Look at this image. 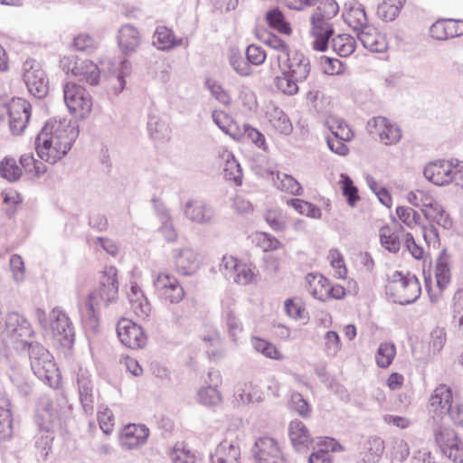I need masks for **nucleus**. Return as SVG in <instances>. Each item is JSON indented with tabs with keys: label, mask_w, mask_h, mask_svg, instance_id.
<instances>
[{
	"label": "nucleus",
	"mask_w": 463,
	"mask_h": 463,
	"mask_svg": "<svg viewBox=\"0 0 463 463\" xmlns=\"http://www.w3.org/2000/svg\"><path fill=\"white\" fill-rule=\"evenodd\" d=\"M78 136V129L67 118H51L37 137L38 156L45 162L54 164L71 149Z\"/></svg>",
	"instance_id": "nucleus-1"
},
{
	"label": "nucleus",
	"mask_w": 463,
	"mask_h": 463,
	"mask_svg": "<svg viewBox=\"0 0 463 463\" xmlns=\"http://www.w3.org/2000/svg\"><path fill=\"white\" fill-rule=\"evenodd\" d=\"M118 270L114 266H106L99 272L94 288L85 300L82 316L90 322H96L98 309L114 302L118 298Z\"/></svg>",
	"instance_id": "nucleus-2"
},
{
	"label": "nucleus",
	"mask_w": 463,
	"mask_h": 463,
	"mask_svg": "<svg viewBox=\"0 0 463 463\" xmlns=\"http://www.w3.org/2000/svg\"><path fill=\"white\" fill-rule=\"evenodd\" d=\"M385 293L392 301L407 305L420 298L421 288L418 279L414 276L392 270L387 275Z\"/></svg>",
	"instance_id": "nucleus-3"
},
{
	"label": "nucleus",
	"mask_w": 463,
	"mask_h": 463,
	"mask_svg": "<svg viewBox=\"0 0 463 463\" xmlns=\"http://www.w3.org/2000/svg\"><path fill=\"white\" fill-rule=\"evenodd\" d=\"M5 116L8 117L12 133L20 135L29 122L31 105L22 98H13L10 100L0 99V118H4Z\"/></svg>",
	"instance_id": "nucleus-4"
},
{
	"label": "nucleus",
	"mask_w": 463,
	"mask_h": 463,
	"mask_svg": "<svg viewBox=\"0 0 463 463\" xmlns=\"http://www.w3.org/2000/svg\"><path fill=\"white\" fill-rule=\"evenodd\" d=\"M220 270L233 279V282L246 286L252 283L257 277L256 266L250 260L231 254L223 255Z\"/></svg>",
	"instance_id": "nucleus-5"
},
{
	"label": "nucleus",
	"mask_w": 463,
	"mask_h": 463,
	"mask_svg": "<svg viewBox=\"0 0 463 463\" xmlns=\"http://www.w3.org/2000/svg\"><path fill=\"white\" fill-rule=\"evenodd\" d=\"M433 436L443 457L453 463H463V439L454 429L439 426L434 430Z\"/></svg>",
	"instance_id": "nucleus-6"
},
{
	"label": "nucleus",
	"mask_w": 463,
	"mask_h": 463,
	"mask_svg": "<svg viewBox=\"0 0 463 463\" xmlns=\"http://www.w3.org/2000/svg\"><path fill=\"white\" fill-rule=\"evenodd\" d=\"M156 297L164 304H178L185 297L179 279L169 272H159L153 282Z\"/></svg>",
	"instance_id": "nucleus-7"
},
{
	"label": "nucleus",
	"mask_w": 463,
	"mask_h": 463,
	"mask_svg": "<svg viewBox=\"0 0 463 463\" xmlns=\"http://www.w3.org/2000/svg\"><path fill=\"white\" fill-rule=\"evenodd\" d=\"M63 98L70 112L79 118H87L92 110V99L87 90L75 82L63 86Z\"/></svg>",
	"instance_id": "nucleus-8"
},
{
	"label": "nucleus",
	"mask_w": 463,
	"mask_h": 463,
	"mask_svg": "<svg viewBox=\"0 0 463 463\" xmlns=\"http://www.w3.org/2000/svg\"><path fill=\"white\" fill-rule=\"evenodd\" d=\"M61 70L71 73L80 81L90 85H97L100 78V71L97 64L89 60H80L75 56H64L60 61Z\"/></svg>",
	"instance_id": "nucleus-9"
},
{
	"label": "nucleus",
	"mask_w": 463,
	"mask_h": 463,
	"mask_svg": "<svg viewBox=\"0 0 463 463\" xmlns=\"http://www.w3.org/2000/svg\"><path fill=\"white\" fill-rule=\"evenodd\" d=\"M72 332L69 317L60 309H52L49 324L44 326V335L58 345H65L71 341Z\"/></svg>",
	"instance_id": "nucleus-10"
},
{
	"label": "nucleus",
	"mask_w": 463,
	"mask_h": 463,
	"mask_svg": "<svg viewBox=\"0 0 463 463\" xmlns=\"http://www.w3.org/2000/svg\"><path fill=\"white\" fill-rule=\"evenodd\" d=\"M307 281L309 293L320 301L340 300L346 296L345 287L339 284H332L327 278L321 274H308Z\"/></svg>",
	"instance_id": "nucleus-11"
},
{
	"label": "nucleus",
	"mask_w": 463,
	"mask_h": 463,
	"mask_svg": "<svg viewBox=\"0 0 463 463\" xmlns=\"http://www.w3.org/2000/svg\"><path fill=\"white\" fill-rule=\"evenodd\" d=\"M24 80L29 92L36 98H44L49 92V79L42 66L27 60L24 63Z\"/></svg>",
	"instance_id": "nucleus-12"
},
{
	"label": "nucleus",
	"mask_w": 463,
	"mask_h": 463,
	"mask_svg": "<svg viewBox=\"0 0 463 463\" xmlns=\"http://www.w3.org/2000/svg\"><path fill=\"white\" fill-rule=\"evenodd\" d=\"M370 134L385 146H393L402 137L401 128L385 117H375L369 122Z\"/></svg>",
	"instance_id": "nucleus-13"
},
{
	"label": "nucleus",
	"mask_w": 463,
	"mask_h": 463,
	"mask_svg": "<svg viewBox=\"0 0 463 463\" xmlns=\"http://www.w3.org/2000/svg\"><path fill=\"white\" fill-rule=\"evenodd\" d=\"M458 163L438 159L428 163L423 170L425 178L436 185H446L455 180Z\"/></svg>",
	"instance_id": "nucleus-14"
},
{
	"label": "nucleus",
	"mask_w": 463,
	"mask_h": 463,
	"mask_svg": "<svg viewBox=\"0 0 463 463\" xmlns=\"http://www.w3.org/2000/svg\"><path fill=\"white\" fill-rule=\"evenodd\" d=\"M280 71L295 77L297 80H306L310 72V63L305 55L298 52H290L278 61Z\"/></svg>",
	"instance_id": "nucleus-15"
},
{
	"label": "nucleus",
	"mask_w": 463,
	"mask_h": 463,
	"mask_svg": "<svg viewBox=\"0 0 463 463\" xmlns=\"http://www.w3.org/2000/svg\"><path fill=\"white\" fill-rule=\"evenodd\" d=\"M117 334L120 342L132 349L141 348L146 342V335L143 328L127 318H122L118 321Z\"/></svg>",
	"instance_id": "nucleus-16"
},
{
	"label": "nucleus",
	"mask_w": 463,
	"mask_h": 463,
	"mask_svg": "<svg viewBox=\"0 0 463 463\" xmlns=\"http://www.w3.org/2000/svg\"><path fill=\"white\" fill-rule=\"evenodd\" d=\"M429 402L434 410L446 411L453 420H456L461 413V407L459 405L453 407L452 389L445 383L439 384L433 390Z\"/></svg>",
	"instance_id": "nucleus-17"
},
{
	"label": "nucleus",
	"mask_w": 463,
	"mask_h": 463,
	"mask_svg": "<svg viewBox=\"0 0 463 463\" xmlns=\"http://www.w3.org/2000/svg\"><path fill=\"white\" fill-rule=\"evenodd\" d=\"M436 285L434 287L428 286V294L432 302H438L442 292L448 288L451 279L450 268L447 257L442 254L437 260L435 269Z\"/></svg>",
	"instance_id": "nucleus-18"
},
{
	"label": "nucleus",
	"mask_w": 463,
	"mask_h": 463,
	"mask_svg": "<svg viewBox=\"0 0 463 463\" xmlns=\"http://www.w3.org/2000/svg\"><path fill=\"white\" fill-rule=\"evenodd\" d=\"M149 430L143 424H128L119 431V442L126 449H133L145 444Z\"/></svg>",
	"instance_id": "nucleus-19"
},
{
	"label": "nucleus",
	"mask_w": 463,
	"mask_h": 463,
	"mask_svg": "<svg viewBox=\"0 0 463 463\" xmlns=\"http://www.w3.org/2000/svg\"><path fill=\"white\" fill-rule=\"evenodd\" d=\"M173 262L174 268L178 274L189 276L199 269L201 260L196 250L191 248H184L175 254Z\"/></svg>",
	"instance_id": "nucleus-20"
},
{
	"label": "nucleus",
	"mask_w": 463,
	"mask_h": 463,
	"mask_svg": "<svg viewBox=\"0 0 463 463\" xmlns=\"http://www.w3.org/2000/svg\"><path fill=\"white\" fill-rule=\"evenodd\" d=\"M430 35L439 41L461 36L463 35V20L439 19L430 27Z\"/></svg>",
	"instance_id": "nucleus-21"
},
{
	"label": "nucleus",
	"mask_w": 463,
	"mask_h": 463,
	"mask_svg": "<svg viewBox=\"0 0 463 463\" xmlns=\"http://www.w3.org/2000/svg\"><path fill=\"white\" fill-rule=\"evenodd\" d=\"M254 456L259 463H279L281 452L278 441L269 437L260 438L255 442Z\"/></svg>",
	"instance_id": "nucleus-22"
},
{
	"label": "nucleus",
	"mask_w": 463,
	"mask_h": 463,
	"mask_svg": "<svg viewBox=\"0 0 463 463\" xmlns=\"http://www.w3.org/2000/svg\"><path fill=\"white\" fill-rule=\"evenodd\" d=\"M217 164L223 166V175L227 180L232 181L235 185L240 186L242 184V171L240 164L235 159L233 154L224 147L217 151Z\"/></svg>",
	"instance_id": "nucleus-23"
},
{
	"label": "nucleus",
	"mask_w": 463,
	"mask_h": 463,
	"mask_svg": "<svg viewBox=\"0 0 463 463\" xmlns=\"http://www.w3.org/2000/svg\"><path fill=\"white\" fill-rule=\"evenodd\" d=\"M288 436L293 448L298 451L307 449L314 442L307 426L298 420L289 422Z\"/></svg>",
	"instance_id": "nucleus-24"
},
{
	"label": "nucleus",
	"mask_w": 463,
	"mask_h": 463,
	"mask_svg": "<svg viewBox=\"0 0 463 463\" xmlns=\"http://www.w3.org/2000/svg\"><path fill=\"white\" fill-rule=\"evenodd\" d=\"M141 43L137 29L132 25H123L118 31V44L125 55L135 52Z\"/></svg>",
	"instance_id": "nucleus-25"
},
{
	"label": "nucleus",
	"mask_w": 463,
	"mask_h": 463,
	"mask_svg": "<svg viewBox=\"0 0 463 463\" xmlns=\"http://www.w3.org/2000/svg\"><path fill=\"white\" fill-rule=\"evenodd\" d=\"M214 123L226 134L235 140L243 139V127L233 120L229 114L222 110H215L213 113Z\"/></svg>",
	"instance_id": "nucleus-26"
},
{
	"label": "nucleus",
	"mask_w": 463,
	"mask_h": 463,
	"mask_svg": "<svg viewBox=\"0 0 463 463\" xmlns=\"http://www.w3.org/2000/svg\"><path fill=\"white\" fill-rule=\"evenodd\" d=\"M358 38L364 47L373 52H382L387 49L385 37L373 26L368 25L359 32Z\"/></svg>",
	"instance_id": "nucleus-27"
},
{
	"label": "nucleus",
	"mask_w": 463,
	"mask_h": 463,
	"mask_svg": "<svg viewBox=\"0 0 463 463\" xmlns=\"http://www.w3.org/2000/svg\"><path fill=\"white\" fill-rule=\"evenodd\" d=\"M240 446L226 440L217 446L212 456V463H240Z\"/></svg>",
	"instance_id": "nucleus-28"
},
{
	"label": "nucleus",
	"mask_w": 463,
	"mask_h": 463,
	"mask_svg": "<svg viewBox=\"0 0 463 463\" xmlns=\"http://www.w3.org/2000/svg\"><path fill=\"white\" fill-rule=\"evenodd\" d=\"M263 392L260 386L250 381L244 383L234 394V401L238 406L259 402L263 400Z\"/></svg>",
	"instance_id": "nucleus-29"
},
{
	"label": "nucleus",
	"mask_w": 463,
	"mask_h": 463,
	"mask_svg": "<svg viewBox=\"0 0 463 463\" xmlns=\"http://www.w3.org/2000/svg\"><path fill=\"white\" fill-rule=\"evenodd\" d=\"M266 116L269 125L279 134L288 135L293 129L292 123L287 114L276 106L267 109Z\"/></svg>",
	"instance_id": "nucleus-30"
},
{
	"label": "nucleus",
	"mask_w": 463,
	"mask_h": 463,
	"mask_svg": "<svg viewBox=\"0 0 463 463\" xmlns=\"http://www.w3.org/2000/svg\"><path fill=\"white\" fill-rule=\"evenodd\" d=\"M185 215L193 222L203 223L213 219V211L202 201H192L186 203Z\"/></svg>",
	"instance_id": "nucleus-31"
},
{
	"label": "nucleus",
	"mask_w": 463,
	"mask_h": 463,
	"mask_svg": "<svg viewBox=\"0 0 463 463\" xmlns=\"http://www.w3.org/2000/svg\"><path fill=\"white\" fill-rule=\"evenodd\" d=\"M407 0H382L376 10L377 16L384 22L395 20L405 6Z\"/></svg>",
	"instance_id": "nucleus-32"
},
{
	"label": "nucleus",
	"mask_w": 463,
	"mask_h": 463,
	"mask_svg": "<svg viewBox=\"0 0 463 463\" xmlns=\"http://www.w3.org/2000/svg\"><path fill=\"white\" fill-rule=\"evenodd\" d=\"M384 451V442L381 438H370L361 452L362 463H378Z\"/></svg>",
	"instance_id": "nucleus-33"
},
{
	"label": "nucleus",
	"mask_w": 463,
	"mask_h": 463,
	"mask_svg": "<svg viewBox=\"0 0 463 463\" xmlns=\"http://www.w3.org/2000/svg\"><path fill=\"white\" fill-rule=\"evenodd\" d=\"M423 215L430 222L436 223L445 229H450L453 222L449 214L445 211L439 201H435L429 208L425 209Z\"/></svg>",
	"instance_id": "nucleus-34"
},
{
	"label": "nucleus",
	"mask_w": 463,
	"mask_h": 463,
	"mask_svg": "<svg viewBox=\"0 0 463 463\" xmlns=\"http://www.w3.org/2000/svg\"><path fill=\"white\" fill-rule=\"evenodd\" d=\"M32 367L39 378L46 380L51 385L52 381L58 376V368L49 357H39L32 363Z\"/></svg>",
	"instance_id": "nucleus-35"
},
{
	"label": "nucleus",
	"mask_w": 463,
	"mask_h": 463,
	"mask_svg": "<svg viewBox=\"0 0 463 463\" xmlns=\"http://www.w3.org/2000/svg\"><path fill=\"white\" fill-rule=\"evenodd\" d=\"M345 22L354 31L361 32L367 27V15L361 5L350 6L343 14Z\"/></svg>",
	"instance_id": "nucleus-36"
},
{
	"label": "nucleus",
	"mask_w": 463,
	"mask_h": 463,
	"mask_svg": "<svg viewBox=\"0 0 463 463\" xmlns=\"http://www.w3.org/2000/svg\"><path fill=\"white\" fill-rule=\"evenodd\" d=\"M251 241L254 245L265 253L283 250V243L276 237L267 232H256L252 235Z\"/></svg>",
	"instance_id": "nucleus-37"
},
{
	"label": "nucleus",
	"mask_w": 463,
	"mask_h": 463,
	"mask_svg": "<svg viewBox=\"0 0 463 463\" xmlns=\"http://www.w3.org/2000/svg\"><path fill=\"white\" fill-rule=\"evenodd\" d=\"M153 43L160 50H169L180 45L182 40L176 39L171 29L165 26H158L154 33Z\"/></svg>",
	"instance_id": "nucleus-38"
},
{
	"label": "nucleus",
	"mask_w": 463,
	"mask_h": 463,
	"mask_svg": "<svg viewBox=\"0 0 463 463\" xmlns=\"http://www.w3.org/2000/svg\"><path fill=\"white\" fill-rule=\"evenodd\" d=\"M5 326L8 331L17 333L20 337H31L33 335V330L28 321L16 312L7 315Z\"/></svg>",
	"instance_id": "nucleus-39"
},
{
	"label": "nucleus",
	"mask_w": 463,
	"mask_h": 463,
	"mask_svg": "<svg viewBox=\"0 0 463 463\" xmlns=\"http://www.w3.org/2000/svg\"><path fill=\"white\" fill-rule=\"evenodd\" d=\"M326 125L332 133L331 137H338L342 140L353 139L354 132L352 128L342 118L335 116H330L326 119Z\"/></svg>",
	"instance_id": "nucleus-40"
},
{
	"label": "nucleus",
	"mask_w": 463,
	"mask_h": 463,
	"mask_svg": "<svg viewBox=\"0 0 463 463\" xmlns=\"http://www.w3.org/2000/svg\"><path fill=\"white\" fill-rule=\"evenodd\" d=\"M338 185L342 194L346 199L348 205L354 207L361 200V197L359 195L358 189L354 185L353 180L347 175L341 174Z\"/></svg>",
	"instance_id": "nucleus-41"
},
{
	"label": "nucleus",
	"mask_w": 463,
	"mask_h": 463,
	"mask_svg": "<svg viewBox=\"0 0 463 463\" xmlns=\"http://www.w3.org/2000/svg\"><path fill=\"white\" fill-rule=\"evenodd\" d=\"M332 47L338 55L347 57L354 52L356 41L349 34H338L333 38Z\"/></svg>",
	"instance_id": "nucleus-42"
},
{
	"label": "nucleus",
	"mask_w": 463,
	"mask_h": 463,
	"mask_svg": "<svg viewBox=\"0 0 463 463\" xmlns=\"http://www.w3.org/2000/svg\"><path fill=\"white\" fill-rule=\"evenodd\" d=\"M10 402L4 395L0 394V435L9 436L12 432L13 418L10 409Z\"/></svg>",
	"instance_id": "nucleus-43"
},
{
	"label": "nucleus",
	"mask_w": 463,
	"mask_h": 463,
	"mask_svg": "<svg viewBox=\"0 0 463 463\" xmlns=\"http://www.w3.org/2000/svg\"><path fill=\"white\" fill-rule=\"evenodd\" d=\"M406 199L410 204L420 208L422 213L436 201L429 191L423 189L411 191L407 194Z\"/></svg>",
	"instance_id": "nucleus-44"
},
{
	"label": "nucleus",
	"mask_w": 463,
	"mask_h": 463,
	"mask_svg": "<svg viewBox=\"0 0 463 463\" xmlns=\"http://www.w3.org/2000/svg\"><path fill=\"white\" fill-rule=\"evenodd\" d=\"M303 81L297 80L295 77H290L289 74H285L283 71H280V75L276 76L274 79L277 90L288 96L296 95L299 90L298 83Z\"/></svg>",
	"instance_id": "nucleus-45"
},
{
	"label": "nucleus",
	"mask_w": 463,
	"mask_h": 463,
	"mask_svg": "<svg viewBox=\"0 0 463 463\" xmlns=\"http://www.w3.org/2000/svg\"><path fill=\"white\" fill-rule=\"evenodd\" d=\"M252 345L254 349L266 356L267 358L280 361L284 358V355L281 351H279L277 346L260 337L252 338Z\"/></svg>",
	"instance_id": "nucleus-46"
},
{
	"label": "nucleus",
	"mask_w": 463,
	"mask_h": 463,
	"mask_svg": "<svg viewBox=\"0 0 463 463\" xmlns=\"http://www.w3.org/2000/svg\"><path fill=\"white\" fill-rule=\"evenodd\" d=\"M287 204L295 209L301 215L314 219H319L322 216L320 208L305 200L298 198L288 199Z\"/></svg>",
	"instance_id": "nucleus-47"
},
{
	"label": "nucleus",
	"mask_w": 463,
	"mask_h": 463,
	"mask_svg": "<svg viewBox=\"0 0 463 463\" xmlns=\"http://www.w3.org/2000/svg\"><path fill=\"white\" fill-rule=\"evenodd\" d=\"M277 188L292 195H301L303 188L301 184L292 176L287 174L277 175Z\"/></svg>",
	"instance_id": "nucleus-48"
},
{
	"label": "nucleus",
	"mask_w": 463,
	"mask_h": 463,
	"mask_svg": "<svg viewBox=\"0 0 463 463\" xmlns=\"http://www.w3.org/2000/svg\"><path fill=\"white\" fill-rule=\"evenodd\" d=\"M396 214L401 222L410 229H415L421 225V217L420 213L408 206H398Z\"/></svg>",
	"instance_id": "nucleus-49"
},
{
	"label": "nucleus",
	"mask_w": 463,
	"mask_h": 463,
	"mask_svg": "<svg viewBox=\"0 0 463 463\" xmlns=\"http://www.w3.org/2000/svg\"><path fill=\"white\" fill-rule=\"evenodd\" d=\"M382 246L391 252H398L401 242L396 232L389 226L384 225L379 231Z\"/></svg>",
	"instance_id": "nucleus-50"
},
{
	"label": "nucleus",
	"mask_w": 463,
	"mask_h": 463,
	"mask_svg": "<svg viewBox=\"0 0 463 463\" xmlns=\"http://www.w3.org/2000/svg\"><path fill=\"white\" fill-rule=\"evenodd\" d=\"M396 355V347L392 343H382L376 352L375 360L379 367L388 368Z\"/></svg>",
	"instance_id": "nucleus-51"
},
{
	"label": "nucleus",
	"mask_w": 463,
	"mask_h": 463,
	"mask_svg": "<svg viewBox=\"0 0 463 463\" xmlns=\"http://www.w3.org/2000/svg\"><path fill=\"white\" fill-rule=\"evenodd\" d=\"M266 20L269 25L277 30L280 33L289 35L291 33V27L289 24L285 20L282 13L277 9H273L267 13Z\"/></svg>",
	"instance_id": "nucleus-52"
},
{
	"label": "nucleus",
	"mask_w": 463,
	"mask_h": 463,
	"mask_svg": "<svg viewBox=\"0 0 463 463\" xmlns=\"http://www.w3.org/2000/svg\"><path fill=\"white\" fill-rule=\"evenodd\" d=\"M0 175L8 181L14 182L22 175V169L14 158L5 157L0 163Z\"/></svg>",
	"instance_id": "nucleus-53"
},
{
	"label": "nucleus",
	"mask_w": 463,
	"mask_h": 463,
	"mask_svg": "<svg viewBox=\"0 0 463 463\" xmlns=\"http://www.w3.org/2000/svg\"><path fill=\"white\" fill-rule=\"evenodd\" d=\"M342 343L335 331H327L324 336V352L327 356L335 357L340 352Z\"/></svg>",
	"instance_id": "nucleus-54"
},
{
	"label": "nucleus",
	"mask_w": 463,
	"mask_h": 463,
	"mask_svg": "<svg viewBox=\"0 0 463 463\" xmlns=\"http://www.w3.org/2000/svg\"><path fill=\"white\" fill-rule=\"evenodd\" d=\"M20 164L26 173L38 176L46 172L44 164L36 160L32 154H24L20 157Z\"/></svg>",
	"instance_id": "nucleus-55"
},
{
	"label": "nucleus",
	"mask_w": 463,
	"mask_h": 463,
	"mask_svg": "<svg viewBox=\"0 0 463 463\" xmlns=\"http://www.w3.org/2000/svg\"><path fill=\"white\" fill-rule=\"evenodd\" d=\"M327 259L335 270V277L345 279L347 276V268L342 254L336 250H332L329 251Z\"/></svg>",
	"instance_id": "nucleus-56"
},
{
	"label": "nucleus",
	"mask_w": 463,
	"mask_h": 463,
	"mask_svg": "<svg viewBox=\"0 0 463 463\" xmlns=\"http://www.w3.org/2000/svg\"><path fill=\"white\" fill-rule=\"evenodd\" d=\"M284 307L287 315L290 317L295 319H303L306 317V308L300 298H288L285 300Z\"/></svg>",
	"instance_id": "nucleus-57"
},
{
	"label": "nucleus",
	"mask_w": 463,
	"mask_h": 463,
	"mask_svg": "<svg viewBox=\"0 0 463 463\" xmlns=\"http://www.w3.org/2000/svg\"><path fill=\"white\" fill-rule=\"evenodd\" d=\"M330 19L315 13L311 17V33L313 35L332 34L333 29L329 24Z\"/></svg>",
	"instance_id": "nucleus-58"
},
{
	"label": "nucleus",
	"mask_w": 463,
	"mask_h": 463,
	"mask_svg": "<svg viewBox=\"0 0 463 463\" xmlns=\"http://www.w3.org/2000/svg\"><path fill=\"white\" fill-rule=\"evenodd\" d=\"M319 66L323 72L328 75H338L345 71L344 64L341 61L327 56L320 57Z\"/></svg>",
	"instance_id": "nucleus-59"
},
{
	"label": "nucleus",
	"mask_w": 463,
	"mask_h": 463,
	"mask_svg": "<svg viewBox=\"0 0 463 463\" xmlns=\"http://www.w3.org/2000/svg\"><path fill=\"white\" fill-rule=\"evenodd\" d=\"M199 402L203 405H216L222 401V396L215 387L208 386L202 388L198 392Z\"/></svg>",
	"instance_id": "nucleus-60"
},
{
	"label": "nucleus",
	"mask_w": 463,
	"mask_h": 463,
	"mask_svg": "<svg viewBox=\"0 0 463 463\" xmlns=\"http://www.w3.org/2000/svg\"><path fill=\"white\" fill-rule=\"evenodd\" d=\"M98 422L100 430L107 435L112 433L115 426V417L113 412L105 408L98 411L97 414Z\"/></svg>",
	"instance_id": "nucleus-61"
},
{
	"label": "nucleus",
	"mask_w": 463,
	"mask_h": 463,
	"mask_svg": "<svg viewBox=\"0 0 463 463\" xmlns=\"http://www.w3.org/2000/svg\"><path fill=\"white\" fill-rule=\"evenodd\" d=\"M264 43L277 52L276 59L278 61L290 52L287 43L276 35H269L268 39L264 40Z\"/></svg>",
	"instance_id": "nucleus-62"
},
{
	"label": "nucleus",
	"mask_w": 463,
	"mask_h": 463,
	"mask_svg": "<svg viewBox=\"0 0 463 463\" xmlns=\"http://www.w3.org/2000/svg\"><path fill=\"white\" fill-rule=\"evenodd\" d=\"M172 458L175 463H198L197 457L184 447H175Z\"/></svg>",
	"instance_id": "nucleus-63"
},
{
	"label": "nucleus",
	"mask_w": 463,
	"mask_h": 463,
	"mask_svg": "<svg viewBox=\"0 0 463 463\" xmlns=\"http://www.w3.org/2000/svg\"><path fill=\"white\" fill-rule=\"evenodd\" d=\"M453 317L458 321V326L463 330V290H458L452 300Z\"/></svg>",
	"instance_id": "nucleus-64"
}]
</instances>
